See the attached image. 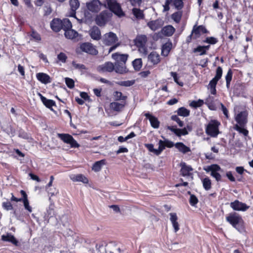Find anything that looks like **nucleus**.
Here are the masks:
<instances>
[{
    "label": "nucleus",
    "mask_w": 253,
    "mask_h": 253,
    "mask_svg": "<svg viewBox=\"0 0 253 253\" xmlns=\"http://www.w3.org/2000/svg\"><path fill=\"white\" fill-rule=\"evenodd\" d=\"M175 31V29L172 26L167 25L162 28L161 34L167 37H170Z\"/></svg>",
    "instance_id": "5701e85b"
},
{
    "label": "nucleus",
    "mask_w": 253,
    "mask_h": 253,
    "mask_svg": "<svg viewBox=\"0 0 253 253\" xmlns=\"http://www.w3.org/2000/svg\"><path fill=\"white\" fill-rule=\"evenodd\" d=\"M57 135L64 142L70 144L72 148H78L80 145L73 136L68 134L58 133Z\"/></svg>",
    "instance_id": "0eeeda50"
},
{
    "label": "nucleus",
    "mask_w": 253,
    "mask_h": 253,
    "mask_svg": "<svg viewBox=\"0 0 253 253\" xmlns=\"http://www.w3.org/2000/svg\"><path fill=\"white\" fill-rule=\"evenodd\" d=\"M2 207L7 211L11 210L13 209L12 205L9 202H5L2 203Z\"/></svg>",
    "instance_id": "13d9d810"
},
{
    "label": "nucleus",
    "mask_w": 253,
    "mask_h": 253,
    "mask_svg": "<svg viewBox=\"0 0 253 253\" xmlns=\"http://www.w3.org/2000/svg\"><path fill=\"white\" fill-rule=\"evenodd\" d=\"M106 165V160L104 159L96 162L93 165L92 169L95 172L99 171L102 167Z\"/></svg>",
    "instance_id": "c85d7f7f"
},
{
    "label": "nucleus",
    "mask_w": 253,
    "mask_h": 253,
    "mask_svg": "<svg viewBox=\"0 0 253 253\" xmlns=\"http://www.w3.org/2000/svg\"><path fill=\"white\" fill-rule=\"evenodd\" d=\"M171 43L167 42L163 45L162 47V55L164 56L168 55L171 48Z\"/></svg>",
    "instance_id": "2f4dec72"
},
{
    "label": "nucleus",
    "mask_w": 253,
    "mask_h": 253,
    "mask_svg": "<svg viewBox=\"0 0 253 253\" xmlns=\"http://www.w3.org/2000/svg\"><path fill=\"white\" fill-rule=\"evenodd\" d=\"M90 36L91 38L95 40H99L101 38V32L97 27H93L90 30Z\"/></svg>",
    "instance_id": "cd10ccee"
},
{
    "label": "nucleus",
    "mask_w": 253,
    "mask_h": 253,
    "mask_svg": "<svg viewBox=\"0 0 253 253\" xmlns=\"http://www.w3.org/2000/svg\"><path fill=\"white\" fill-rule=\"evenodd\" d=\"M70 5L71 10L73 12H75L80 6V2L78 0H70Z\"/></svg>",
    "instance_id": "a19ab883"
},
{
    "label": "nucleus",
    "mask_w": 253,
    "mask_h": 253,
    "mask_svg": "<svg viewBox=\"0 0 253 253\" xmlns=\"http://www.w3.org/2000/svg\"><path fill=\"white\" fill-rule=\"evenodd\" d=\"M22 202H23L24 204L25 209L26 210H27L29 212H31L32 211V208L29 205L28 199H25V200H23Z\"/></svg>",
    "instance_id": "4d7b16f0"
},
{
    "label": "nucleus",
    "mask_w": 253,
    "mask_h": 253,
    "mask_svg": "<svg viewBox=\"0 0 253 253\" xmlns=\"http://www.w3.org/2000/svg\"><path fill=\"white\" fill-rule=\"evenodd\" d=\"M145 116L148 119L150 123L151 126L154 128H158L160 126V122L158 119L155 116H153L149 113H146L144 114Z\"/></svg>",
    "instance_id": "dca6fc26"
},
{
    "label": "nucleus",
    "mask_w": 253,
    "mask_h": 253,
    "mask_svg": "<svg viewBox=\"0 0 253 253\" xmlns=\"http://www.w3.org/2000/svg\"><path fill=\"white\" fill-rule=\"evenodd\" d=\"M226 175L227 177L229 179L230 181H231L232 182L235 181V178L233 176L231 171H227L226 173Z\"/></svg>",
    "instance_id": "774afa93"
},
{
    "label": "nucleus",
    "mask_w": 253,
    "mask_h": 253,
    "mask_svg": "<svg viewBox=\"0 0 253 253\" xmlns=\"http://www.w3.org/2000/svg\"><path fill=\"white\" fill-rule=\"evenodd\" d=\"M18 135L20 137H21L24 139H28L29 138V135L26 132L23 130H21L19 131Z\"/></svg>",
    "instance_id": "69168bd1"
},
{
    "label": "nucleus",
    "mask_w": 253,
    "mask_h": 253,
    "mask_svg": "<svg viewBox=\"0 0 253 253\" xmlns=\"http://www.w3.org/2000/svg\"><path fill=\"white\" fill-rule=\"evenodd\" d=\"M36 77L38 81L44 84L51 83V78L49 75L43 73H39L36 74Z\"/></svg>",
    "instance_id": "a211bd4d"
},
{
    "label": "nucleus",
    "mask_w": 253,
    "mask_h": 253,
    "mask_svg": "<svg viewBox=\"0 0 253 253\" xmlns=\"http://www.w3.org/2000/svg\"><path fill=\"white\" fill-rule=\"evenodd\" d=\"M132 13L135 17L137 19H142L144 18V14L143 10L139 8H133L132 10Z\"/></svg>",
    "instance_id": "72a5a7b5"
},
{
    "label": "nucleus",
    "mask_w": 253,
    "mask_h": 253,
    "mask_svg": "<svg viewBox=\"0 0 253 253\" xmlns=\"http://www.w3.org/2000/svg\"><path fill=\"white\" fill-rule=\"evenodd\" d=\"M232 78V72L231 69L228 71V72L225 77L226 81L231 82Z\"/></svg>",
    "instance_id": "338daca9"
},
{
    "label": "nucleus",
    "mask_w": 253,
    "mask_h": 253,
    "mask_svg": "<svg viewBox=\"0 0 253 253\" xmlns=\"http://www.w3.org/2000/svg\"><path fill=\"white\" fill-rule=\"evenodd\" d=\"M178 116L183 117H188L190 114V111L184 107H180L177 110Z\"/></svg>",
    "instance_id": "c9c22d12"
},
{
    "label": "nucleus",
    "mask_w": 253,
    "mask_h": 253,
    "mask_svg": "<svg viewBox=\"0 0 253 253\" xmlns=\"http://www.w3.org/2000/svg\"><path fill=\"white\" fill-rule=\"evenodd\" d=\"M175 147L181 153L183 154L191 152V149L186 146L182 142H177L174 145Z\"/></svg>",
    "instance_id": "4be33fe9"
},
{
    "label": "nucleus",
    "mask_w": 253,
    "mask_h": 253,
    "mask_svg": "<svg viewBox=\"0 0 253 253\" xmlns=\"http://www.w3.org/2000/svg\"><path fill=\"white\" fill-rule=\"evenodd\" d=\"M114 70L116 73L123 74L126 72V64H123L119 63H115L114 65Z\"/></svg>",
    "instance_id": "c756f323"
},
{
    "label": "nucleus",
    "mask_w": 253,
    "mask_h": 253,
    "mask_svg": "<svg viewBox=\"0 0 253 253\" xmlns=\"http://www.w3.org/2000/svg\"><path fill=\"white\" fill-rule=\"evenodd\" d=\"M50 27L54 32H59L62 29V20L59 19H53L50 22Z\"/></svg>",
    "instance_id": "6ab92c4d"
},
{
    "label": "nucleus",
    "mask_w": 253,
    "mask_h": 253,
    "mask_svg": "<svg viewBox=\"0 0 253 253\" xmlns=\"http://www.w3.org/2000/svg\"><path fill=\"white\" fill-rule=\"evenodd\" d=\"M71 179L75 182H82L84 184L88 183V180L84 175L82 174H73L70 176Z\"/></svg>",
    "instance_id": "412c9836"
},
{
    "label": "nucleus",
    "mask_w": 253,
    "mask_h": 253,
    "mask_svg": "<svg viewBox=\"0 0 253 253\" xmlns=\"http://www.w3.org/2000/svg\"><path fill=\"white\" fill-rule=\"evenodd\" d=\"M171 3V0H166L165 4L163 5V11H168L169 10V4Z\"/></svg>",
    "instance_id": "e2e57ef3"
},
{
    "label": "nucleus",
    "mask_w": 253,
    "mask_h": 253,
    "mask_svg": "<svg viewBox=\"0 0 253 253\" xmlns=\"http://www.w3.org/2000/svg\"><path fill=\"white\" fill-rule=\"evenodd\" d=\"M171 2L177 10H181L183 7V0H171Z\"/></svg>",
    "instance_id": "37998d69"
},
{
    "label": "nucleus",
    "mask_w": 253,
    "mask_h": 253,
    "mask_svg": "<svg viewBox=\"0 0 253 253\" xmlns=\"http://www.w3.org/2000/svg\"><path fill=\"white\" fill-rule=\"evenodd\" d=\"M148 60L153 65H157L161 61L160 56L157 52L152 51L148 55Z\"/></svg>",
    "instance_id": "f3484780"
},
{
    "label": "nucleus",
    "mask_w": 253,
    "mask_h": 253,
    "mask_svg": "<svg viewBox=\"0 0 253 253\" xmlns=\"http://www.w3.org/2000/svg\"><path fill=\"white\" fill-rule=\"evenodd\" d=\"M193 170V169L190 166L183 163L181 165V172L183 176H187L189 174L190 171Z\"/></svg>",
    "instance_id": "473e14b6"
},
{
    "label": "nucleus",
    "mask_w": 253,
    "mask_h": 253,
    "mask_svg": "<svg viewBox=\"0 0 253 253\" xmlns=\"http://www.w3.org/2000/svg\"><path fill=\"white\" fill-rule=\"evenodd\" d=\"M204 169L207 172L211 171V175L215 178L216 181H219L221 180V175L218 172L221 170V168L218 165H211L207 168H205Z\"/></svg>",
    "instance_id": "1a4fd4ad"
},
{
    "label": "nucleus",
    "mask_w": 253,
    "mask_h": 253,
    "mask_svg": "<svg viewBox=\"0 0 253 253\" xmlns=\"http://www.w3.org/2000/svg\"><path fill=\"white\" fill-rule=\"evenodd\" d=\"M219 125L220 123L217 121H211L206 126V132L211 137H216L219 133L218 129Z\"/></svg>",
    "instance_id": "20e7f679"
},
{
    "label": "nucleus",
    "mask_w": 253,
    "mask_h": 253,
    "mask_svg": "<svg viewBox=\"0 0 253 253\" xmlns=\"http://www.w3.org/2000/svg\"><path fill=\"white\" fill-rule=\"evenodd\" d=\"M92 55H96L98 54V50L90 42H84L80 44L78 50Z\"/></svg>",
    "instance_id": "423d86ee"
},
{
    "label": "nucleus",
    "mask_w": 253,
    "mask_h": 253,
    "mask_svg": "<svg viewBox=\"0 0 253 253\" xmlns=\"http://www.w3.org/2000/svg\"><path fill=\"white\" fill-rule=\"evenodd\" d=\"M114 65L110 62H106L105 64L99 66L98 68V69L99 71L101 72H111L113 70H114Z\"/></svg>",
    "instance_id": "aec40b11"
},
{
    "label": "nucleus",
    "mask_w": 253,
    "mask_h": 253,
    "mask_svg": "<svg viewBox=\"0 0 253 253\" xmlns=\"http://www.w3.org/2000/svg\"><path fill=\"white\" fill-rule=\"evenodd\" d=\"M245 126H241L238 125H235L234 126V129L246 136L248 135L249 131L245 128Z\"/></svg>",
    "instance_id": "f704fd0d"
},
{
    "label": "nucleus",
    "mask_w": 253,
    "mask_h": 253,
    "mask_svg": "<svg viewBox=\"0 0 253 253\" xmlns=\"http://www.w3.org/2000/svg\"><path fill=\"white\" fill-rule=\"evenodd\" d=\"M57 59L58 61L61 62L62 63H65L67 59V56L65 53L60 52L57 55Z\"/></svg>",
    "instance_id": "09e8293b"
},
{
    "label": "nucleus",
    "mask_w": 253,
    "mask_h": 253,
    "mask_svg": "<svg viewBox=\"0 0 253 253\" xmlns=\"http://www.w3.org/2000/svg\"><path fill=\"white\" fill-rule=\"evenodd\" d=\"M148 26L153 31H156L160 29L162 26V22L161 20H156L151 21L147 23Z\"/></svg>",
    "instance_id": "bb28decb"
},
{
    "label": "nucleus",
    "mask_w": 253,
    "mask_h": 253,
    "mask_svg": "<svg viewBox=\"0 0 253 253\" xmlns=\"http://www.w3.org/2000/svg\"><path fill=\"white\" fill-rule=\"evenodd\" d=\"M220 105L221 106V110L222 111L223 114L225 115L226 119H228L229 118V114H228V110L222 103H220Z\"/></svg>",
    "instance_id": "680f3d73"
},
{
    "label": "nucleus",
    "mask_w": 253,
    "mask_h": 253,
    "mask_svg": "<svg viewBox=\"0 0 253 253\" xmlns=\"http://www.w3.org/2000/svg\"><path fill=\"white\" fill-rule=\"evenodd\" d=\"M65 83L67 86L69 88H72L74 87V81H73V80L69 78H66Z\"/></svg>",
    "instance_id": "3c124183"
},
{
    "label": "nucleus",
    "mask_w": 253,
    "mask_h": 253,
    "mask_svg": "<svg viewBox=\"0 0 253 253\" xmlns=\"http://www.w3.org/2000/svg\"><path fill=\"white\" fill-rule=\"evenodd\" d=\"M230 207L234 211H245L249 209L250 206L236 200L230 203Z\"/></svg>",
    "instance_id": "f8f14e48"
},
{
    "label": "nucleus",
    "mask_w": 253,
    "mask_h": 253,
    "mask_svg": "<svg viewBox=\"0 0 253 253\" xmlns=\"http://www.w3.org/2000/svg\"><path fill=\"white\" fill-rule=\"evenodd\" d=\"M147 37L146 35H138L134 42L136 46L138 47L139 52L143 55L146 56L147 54Z\"/></svg>",
    "instance_id": "f03ea898"
},
{
    "label": "nucleus",
    "mask_w": 253,
    "mask_h": 253,
    "mask_svg": "<svg viewBox=\"0 0 253 253\" xmlns=\"http://www.w3.org/2000/svg\"><path fill=\"white\" fill-rule=\"evenodd\" d=\"M248 113L247 111H242L235 114L234 119L237 122L236 125L246 126L248 123Z\"/></svg>",
    "instance_id": "6e6552de"
},
{
    "label": "nucleus",
    "mask_w": 253,
    "mask_h": 253,
    "mask_svg": "<svg viewBox=\"0 0 253 253\" xmlns=\"http://www.w3.org/2000/svg\"><path fill=\"white\" fill-rule=\"evenodd\" d=\"M39 95L40 96L41 101L42 103L48 108L52 110L51 109L52 106H55V102L52 100L48 99L43 96H42L41 93H39Z\"/></svg>",
    "instance_id": "a878e982"
},
{
    "label": "nucleus",
    "mask_w": 253,
    "mask_h": 253,
    "mask_svg": "<svg viewBox=\"0 0 253 253\" xmlns=\"http://www.w3.org/2000/svg\"><path fill=\"white\" fill-rule=\"evenodd\" d=\"M125 106V103L122 102L121 103H119L117 102H111L109 107L111 109L116 112H120L121 111Z\"/></svg>",
    "instance_id": "b1692460"
},
{
    "label": "nucleus",
    "mask_w": 253,
    "mask_h": 253,
    "mask_svg": "<svg viewBox=\"0 0 253 253\" xmlns=\"http://www.w3.org/2000/svg\"><path fill=\"white\" fill-rule=\"evenodd\" d=\"M62 29L65 32L68 29H70L72 27V23L68 19H64L62 21Z\"/></svg>",
    "instance_id": "e433bc0d"
},
{
    "label": "nucleus",
    "mask_w": 253,
    "mask_h": 253,
    "mask_svg": "<svg viewBox=\"0 0 253 253\" xmlns=\"http://www.w3.org/2000/svg\"><path fill=\"white\" fill-rule=\"evenodd\" d=\"M72 65L76 69H79V70L85 69V67L84 65L77 63L75 61H73Z\"/></svg>",
    "instance_id": "bf43d9fd"
},
{
    "label": "nucleus",
    "mask_w": 253,
    "mask_h": 253,
    "mask_svg": "<svg viewBox=\"0 0 253 253\" xmlns=\"http://www.w3.org/2000/svg\"><path fill=\"white\" fill-rule=\"evenodd\" d=\"M1 239L3 241L10 242L15 246H17L18 242L13 235L7 233L6 235H3L1 236Z\"/></svg>",
    "instance_id": "393cba45"
},
{
    "label": "nucleus",
    "mask_w": 253,
    "mask_h": 253,
    "mask_svg": "<svg viewBox=\"0 0 253 253\" xmlns=\"http://www.w3.org/2000/svg\"><path fill=\"white\" fill-rule=\"evenodd\" d=\"M198 198L194 195L191 194L190 199H189L190 204L192 206L194 207L198 203Z\"/></svg>",
    "instance_id": "de8ad7c7"
},
{
    "label": "nucleus",
    "mask_w": 253,
    "mask_h": 253,
    "mask_svg": "<svg viewBox=\"0 0 253 253\" xmlns=\"http://www.w3.org/2000/svg\"><path fill=\"white\" fill-rule=\"evenodd\" d=\"M204 100L199 99L197 101H192L190 103V106L191 107L196 108L200 107L202 106L204 104Z\"/></svg>",
    "instance_id": "c03bdc74"
},
{
    "label": "nucleus",
    "mask_w": 253,
    "mask_h": 253,
    "mask_svg": "<svg viewBox=\"0 0 253 253\" xmlns=\"http://www.w3.org/2000/svg\"><path fill=\"white\" fill-rule=\"evenodd\" d=\"M222 75V69L221 67H218L216 69V75L213 79H215V80L218 81V80L221 78Z\"/></svg>",
    "instance_id": "49530a36"
},
{
    "label": "nucleus",
    "mask_w": 253,
    "mask_h": 253,
    "mask_svg": "<svg viewBox=\"0 0 253 253\" xmlns=\"http://www.w3.org/2000/svg\"><path fill=\"white\" fill-rule=\"evenodd\" d=\"M105 2L111 12L120 17L125 15L120 4L116 0H105Z\"/></svg>",
    "instance_id": "7ed1b4c3"
},
{
    "label": "nucleus",
    "mask_w": 253,
    "mask_h": 253,
    "mask_svg": "<svg viewBox=\"0 0 253 253\" xmlns=\"http://www.w3.org/2000/svg\"><path fill=\"white\" fill-rule=\"evenodd\" d=\"M204 188L206 190H209L211 188V180L209 177H205L202 180Z\"/></svg>",
    "instance_id": "58836bf2"
},
{
    "label": "nucleus",
    "mask_w": 253,
    "mask_h": 253,
    "mask_svg": "<svg viewBox=\"0 0 253 253\" xmlns=\"http://www.w3.org/2000/svg\"><path fill=\"white\" fill-rule=\"evenodd\" d=\"M193 34V39H197L200 38L202 34L208 33V31L205 26L203 25L197 26L195 25L192 30Z\"/></svg>",
    "instance_id": "ddd939ff"
},
{
    "label": "nucleus",
    "mask_w": 253,
    "mask_h": 253,
    "mask_svg": "<svg viewBox=\"0 0 253 253\" xmlns=\"http://www.w3.org/2000/svg\"><path fill=\"white\" fill-rule=\"evenodd\" d=\"M166 145L164 141L160 140L159 141V148L157 149V153L159 155L165 149Z\"/></svg>",
    "instance_id": "a18cd8bd"
},
{
    "label": "nucleus",
    "mask_w": 253,
    "mask_h": 253,
    "mask_svg": "<svg viewBox=\"0 0 253 253\" xmlns=\"http://www.w3.org/2000/svg\"><path fill=\"white\" fill-rule=\"evenodd\" d=\"M194 52H200V55H203L206 54L205 49H204L201 45L198 46L197 48H194Z\"/></svg>",
    "instance_id": "8fccbe9b"
},
{
    "label": "nucleus",
    "mask_w": 253,
    "mask_h": 253,
    "mask_svg": "<svg viewBox=\"0 0 253 253\" xmlns=\"http://www.w3.org/2000/svg\"><path fill=\"white\" fill-rule=\"evenodd\" d=\"M118 40L117 35L113 32L105 34L102 38V42L106 45H111L116 43Z\"/></svg>",
    "instance_id": "9d476101"
},
{
    "label": "nucleus",
    "mask_w": 253,
    "mask_h": 253,
    "mask_svg": "<svg viewBox=\"0 0 253 253\" xmlns=\"http://www.w3.org/2000/svg\"><path fill=\"white\" fill-rule=\"evenodd\" d=\"M66 38L69 39H74L78 36V33L76 31L70 29L66 30L64 33Z\"/></svg>",
    "instance_id": "7c9ffc66"
},
{
    "label": "nucleus",
    "mask_w": 253,
    "mask_h": 253,
    "mask_svg": "<svg viewBox=\"0 0 253 253\" xmlns=\"http://www.w3.org/2000/svg\"><path fill=\"white\" fill-rule=\"evenodd\" d=\"M132 65L133 66L134 69L135 70H139L142 67V59L141 58L135 59L132 62Z\"/></svg>",
    "instance_id": "4c0bfd02"
},
{
    "label": "nucleus",
    "mask_w": 253,
    "mask_h": 253,
    "mask_svg": "<svg viewBox=\"0 0 253 253\" xmlns=\"http://www.w3.org/2000/svg\"><path fill=\"white\" fill-rule=\"evenodd\" d=\"M112 14L108 10H104L98 15L95 18V22L97 25L102 26L109 20Z\"/></svg>",
    "instance_id": "39448f33"
},
{
    "label": "nucleus",
    "mask_w": 253,
    "mask_h": 253,
    "mask_svg": "<svg viewBox=\"0 0 253 253\" xmlns=\"http://www.w3.org/2000/svg\"><path fill=\"white\" fill-rule=\"evenodd\" d=\"M204 42L213 44H215L217 42V40L216 38L212 37H208L204 41Z\"/></svg>",
    "instance_id": "864d4df0"
},
{
    "label": "nucleus",
    "mask_w": 253,
    "mask_h": 253,
    "mask_svg": "<svg viewBox=\"0 0 253 253\" xmlns=\"http://www.w3.org/2000/svg\"><path fill=\"white\" fill-rule=\"evenodd\" d=\"M134 84V81H126L120 82L119 84L124 86H130Z\"/></svg>",
    "instance_id": "603ef678"
},
{
    "label": "nucleus",
    "mask_w": 253,
    "mask_h": 253,
    "mask_svg": "<svg viewBox=\"0 0 253 253\" xmlns=\"http://www.w3.org/2000/svg\"><path fill=\"white\" fill-rule=\"evenodd\" d=\"M169 215V220L172 224L174 229V232L176 233L179 229V225L177 222L178 217L175 212H170Z\"/></svg>",
    "instance_id": "2eb2a0df"
},
{
    "label": "nucleus",
    "mask_w": 253,
    "mask_h": 253,
    "mask_svg": "<svg viewBox=\"0 0 253 253\" xmlns=\"http://www.w3.org/2000/svg\"><path fill=\"white\" fill-rule=\"evenodd\" d=\"M115 100L116 101L119 100H125L126 98V96L123 95L121 92L116 91L113 93Z\"/></svg>",
    "instance_id": "79ce46f5"
},
{
    "label": "nucleus",
    "mask_w": 253,
    "mask_h": 253,
    "mask_svg": "<svg viewBox=\"0 0 253 253\" xmlns=\"http://www.w3.org/2000/svg\"><path fill=\"white\" fill-rule=\"evenodd\" d=\"M86 6L90 11L98 12L101 9L102 4L99 0H91L86 2Z\"/></svg>",
    "instance_id": "9b49d317"
},
{
    "label": "nucleus",
    "mask_w": 253,
    "mask_h": 253,
    "mask_svg": "<svg viewBox=\"0 0 253 253\" xmlns=\"http://www.w3.org/2000/svg\"><path fill=\"white\" fill-rule=\"evenodd\" d=\"M145 146L150 152L153 153L156 155H158L157 149L154 148V146L152 144H146Z\"/></svg>",
    "instance_id": "5fc2aeb1"
},
{
    "label": "nucleus",
    "mask_w": 253,
    "mask_h": 253,
    "mask_svg": "<svg viewBox=\"0 0 253 253\" xmlns=\"http://www.w3.org/2000/svg\"><path fill=\"white\" fill-rule=\"evenodd\" d=\"M171 119L172 120L176 122L180 127H182L183 126V122L180 121V120L179 119L177 116L173 115L171 116Z\"/></svg>",
    "instance_id": "6e6d98bb"
},
{
    "label": "nucleus",
    "mask_w": 253,
    "mask_h": 253,
    "mask_svg": "<svg viewBox=\"0 0 253 253\" xmlns=\"http://www.w3.org/2000/svg\"><path fill=\"white\" fill-rule=\"evenodd\" d=\"M226 220L239 232L242 233L244 231V221L238 213L236 212L230 213L226 217Z\"/></svg>",
    "instance_id": "f257e3e1"
},
{
    "label": "nucleus",
    "mask_w": 253,
    "mask_h": 253,
    "mask_svg": "<svg viewBox=\"0 0 253 253\" xmlns=\"http://www.w3.org/2000/svg\"><path fill=\"white\" fill-rule=\"evenodd\" d=\"M112 57L116 61V63L126 64V61L127 60L128 55L127 54L115 53L112 54Z\"/></svg>",
    "instance_id": "4468645a"
},
{
    "label": "nucleus",
    "mask_w": 253,
    "mask_h": 253,
    "mask_svg": "<svg viewBox=\"0 0 253 253\" xmlns=\"http://www.w3.org/2000/svg\"><path fill=\"white\" fill-rule=\"evenodd\" d=\"M170 75L173 77L174 81L175 83H176L178 84L181 86H183V83L182 82H179L178 81V77L176 73L171 72H170Z\"/></svg>",
    "instance_id": "052dcab7"
},
{
    "label": "nucleus",
    "mask_w": 253,
    "mask_h": 253,
    "mask_svg": "<svg viewBox=\"0 0 253 253\" xmlns=\"http://www.w3.org/2000/svg\"><path fill=\"white\" fill-rule=\"evenodd\" d=\"M182 15V11H179L173 13L171 15V18L174 22L178 23L180 21Z\"/></svg>",
    "instance_id": "ea45409f"
},
{
    "label": "nucleus",
    "mask_w": 253,
    "mask_h": 253,
    "mask_svg": "<svg viewBox=\"0 0 253 253\" xmlns=\"http://www.w3.org/2000/svg\"><path fill=\"white\" fill-rule=\"evenodd\" d=\"M131 4L133 6H139L142 2V0H129Z\"/></svg>",
    "instance_id": "0e129e2a"
}]
</instances>
